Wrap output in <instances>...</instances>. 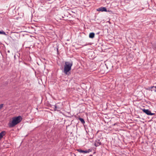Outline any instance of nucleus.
<instances>
[{"mask_svg":"<svg viewBox=\"0 0 156 156\" xmlns=\"http://www.w3.org/2000/svg\"><path fill=\"white\" fill-rule=\"evenodd\" d=\"M73 63L72 62H66L64 66V72L66 75L70 74L69 71L71 70Z\"/></svg>","mask_w":156,"mask_h":156,"instance_id":"1","label":"nucleus"},{"mask_svg":"<svg viewBox=\"0 0 156 156\" xmlns=\"http://www.w3.org/2000/svg\"><path fill=\"white\" fill-rule=\"evenodd\" d=\"M22 118L21 116L14 117L12 118V120L10 122L9 124V127H13L17 124L20 123L22 120Z\"/></svg>","mask_w":156,"mask_h":156,"instance_id":"2","label":"nucleus"},{"mask_svg":"<svg viewBox=\"0 0 156 156\" xmlns=\"http://www.w3.org/2000/svg\"><path fill=\"white\" fill-rule=\"evenodd\" d=\"M142 110L144 112L148 115H152L155 114V113H152L151 111L149 109H146L144 108L142 109Z\"/></svg>","mask_w":156,"mask_h":156,"instance_id":"3","label":"nucleus"},{"mask_svg":"<svg viewBox=\"0 0 156 156\" xmlns=\"http://www.w3.org/2000/svg\"><path fill=\"white\" fill-rule=\"evenodd\" d=\"M52 106L53 109V110L55 111H60V108L58 107V104H55V105H52Z\"/></svg>","mask_w":156,"mask_h":156,"instance_id":"4","label":"nucleus"},{"mask_svg":"<svg viewBox=\"0 0 156 156\" xmlns=\"http://www.w3.org/2000/svg\"><path fill=\"white\" fill-rule=\"evenodd\" d=\"M102 143L99 140H97L94 142V145L96 147H98L100 145H102Z\"/></svg>","mask_w":156,"mask_h":156,"instance_id":"5","label":"nucleus"},{"mask_svg":"<svg viewBox=\"0 0 156 156\" xmlns=\"http://www.w3.org/2000/svg\"><path fill=\"white\" fill-rule=\"evenodd\" d=\"M97 10L98 11L101 12H107V9L105 7H101L97 9Z\"/></svg>","mask_w":156,"mask_h":156,"instance_id":"6","label":"nucleus"},{"mask_svg":"<svg viewBox=\"0 0 156 156\" xmlns=\"http://www.w3.org/2000/svg\"><path fill=\"white\" fill-rule=\"evenodd\" d=\"M5 134L6 132L5 131H2L0 133V140Z\"/></svg>","mask_w":156,"mask_h":156,"instance_id":"7","label":"nucleus"},{"mask_svg":"<svg viewBox=\"0 0 156 156\" xmlns=\"http://www.w3.org/2000/svg\"><path fill=\"white\" fill-rule=\"evenodd\" d=\"M77 151L79 152L80 153H83L84 154L86 153L87 152V150H82L80 149H77Z\"/></svg>","mask_w":156,"mask_h":156,"instance_id":"8","label":"nucleus"},{"mask_svg":"<svg viewBox=\"0 0 156 156\" xmlns=\"http://www.w3.org/2000/svg\"><path fill=\"white\" fill-rule=\"evenodd\" d=\"M95 34L94 33L92 32L90 33L89 35V37L90 38H93L94 37Z\"/></svg>","mask_w":156,"mask_h":156,"instance_id":"9","label":"nucleus"},{"mask_svg":"<svg viewBox=\"0 0 156 156\" xmlns=\"http://www.w3.org/2000/svg\"><path fill=\"white\" fill-rule=\"evenodd\" d=\"M78 119L82 124H84V123H85V121L84 120V119L83 118L79 117V118Z\"/></svg>","mask_w":156,"mask_h":156,"instance_id":"10","label":"nucleus"},{"mask_svg":"<svg viewBox=\"0 0 156 156\" xmlns=\"http://www.w3.org/2000/svg\"><path fill=\"white\" fill-rule=\"evenodd\" d=\"M0 34H3L5 35H6L7 34H6L2 30L1 31H0Z\"/></svg>","mask_w":156,"mask_h":156,"instance_id":"11","label":"nucleus"},{"mask_svg":"<svg viewBox=\"0 0 156 156\" xmlns=\"http://www.w3.org/2000/svg\"><path fill=\"white\" fill-rule=\"evenodd\" d=\"M153 47L155 50H156V43L153 45Z\"/></svg>","mask_w":156,"mask_h":156,"instance_id":"12","label":"nucleus"},{"mask_svg":"<svg viewBox=\"0 0 156 156\" xmlns=\"http://www.w3.org/2000/svg\"><path fill=\"white\" fill-rule=\"evenodd\" d=\"M91 151H92V150L91 149H89L88 150H87V153H89L90 152H91Z\"/></svg>","mask_w":156,"mask_h":156,"instance_id":"13","label":"nucleus"},{"mask_svg":"<svg viewBox=\"0 0 156 156\" xmlns=\"http://www.w3.org/2000/svg\"><path fill=\"white\" fill-rule=\"evenodd\" d=\"M3 104H1L0 105V110L3 107Z\"/></svg>","mask_w":156,"mask_h":156,"instance_id":"14","label":"nucleus"},{"mask_svg":"<svg viewBox=\"0 0 156 156\" xmlns=\"http://www.w3.org/2000/svg\"><path fill=\"white\" fill-rule=\"evenodd\" d=\"M153 88H155L156 89V86H151L150 88L151 89H152Z\"/></svg>","mask_w":156,"mask_h":156,"instance_id":"15","label":"nucleus"},{"mask_svg":"<svg viewBox=\"0 0 156 156\" xmlns=\"http://www.w3.org/2000/svg\"><path fill=\"white\" fill-rule=\"evenodd\" d=\"M50 107H51L52 109H53V107L52 105H50Z\"/></svg>","mask_w":156,"mask_h":156,"instance_id":"16","label":"nucleus"},{"mask_svg":"<svg viewBox=\"0 0 156 156\" xmlns=\"http://www.w3.org/2000/svg\"><path fill=\"white\" fill-rule=\"evenodd\" d=\"M153 90L155 92H156V89H153Z\"/></svg>","mask_w":156,"mask_h":156,"instance_id":"17","label":"nucleus"},{"mask_svg":"<svg viewBox=\"0 0 156 156\" xmlns=\"http://www.w3.org/2000/svg\"><path fill=\"white\" fill-rule=\"evenodd\" d=\"M7 52L9 53L10 52V51L9 50H8L7 51Z\"/></svg>","mask_w":156,"mask_h":156,"instance_id":"18","label":"nucleus"},{"mask_svg":"<svg viewBox=\"0 0 156 156\" xmlns=\"http://www.w3.org/2000/svg\"><path fill=\"white\" fill-rule=\"evenodd\" d=\"M107 11L109 12H112L111 10H110H110H108Z\"/></svg>","mask_w":156,"mask_h":156,"instance_id":"19","label":"nucleus"},{"mask_svg":"<svg viewBox=\"0 0 156 156\" xmlns=\"http://www.w3.org/2000/svg\"><path fill=\"white\" fill-rule=\"evenodd\" d=\"M57 52L58 51V48H57Z\"/></svg>","mask_w":156,"mask_h":156,"instance_id":"20","label":"nucleus"},{"mask_svg":"<svg viewBox=\"0 0 156 156\" xmlns=\"http://www.w3.org/2000/svg\"><path fill=\"white\" fill-rule=\"evenodd\" d=\"M14 58H16V56H15H15H14Z\"/></svg>","mask_w":156,"mask_h":156,"instance_id":"21","label":"nucleus"},{"mask_svg":"<svg viewBox=\"0 0 156 156\" xmlns=\"http://www.w3.org/2000/svg\"><path fill=\"white\" fill-rule=\"evenodd\" d=\"M151 90L152 91H153V90Z\"/></svg>","mask_w":156,"mask_h":156,"instance_id":"22","label":"nucleus"},{"mask_svg":"<svg viewBox=\"0 0 156 156\" xmlns=\"http://www.w3.org/2000/svg\"><path fill=\"white\" fill-rule=\"evenodd\" d=\"M64 16H62V18H64Z\"/></svg>","mask_w":156,"mask_h":156,"instance_id":"23","label":"nucleus"},{"mask_svg":"<svg viewBox=\"0 0 156 156\" xmlns=\"http://www.w3.org/2000/svg\"><path fill=\"white\" fill-rule=\"evenodd\" d=\"M64 16H62V18H64Z\"/></svg>","mask_w":156,"mask_h":156,"instance_id":"24","label":"nucleus"}]
</instances>
